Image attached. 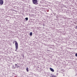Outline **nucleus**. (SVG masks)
<instances>
[{"label":"nucleus","instance_id":"3","mask_svg":"<svg viewBox=\"0 0 77 77\" xmlns=\"http://www.w3.org/2000/svg\"><path fill=\"white\" fill-rule=\"evenodd\" d=\"M3 4V0H0V5H2Z\"/></svg>","mask_w":77,"mask_h":77},{"label":"nucleus","instance_id":"5","mask_svg":"<svg viewBox=\"0 0 77 77\" xmlns=\"http://www.w3.org/2000/svg\"><path fill=\"white\" fill-rule=\"evenodd\" d=\"M26 71L27 72H29V68H28V67H27L26 68Z\"/></svg>","mask_w":77,"mask_h":77},{"label":"nucleus","instance_id":"6","mask_svg":"<svg viewBox=\"0 0 77 77\" xmlns=\"http://www.w3.org/2000/svg\"><path fill=\"white\" fill-rule=\"evenodd\" d=\"M29 35H30V36H32V32H30Z\"/></svg>","mask_w":77,"mask_h":77},{"label":"nucleus","instance_id":"10","mask_svg":"<svg viewBox=\"0 0 77 77\" xmlns=\"http://www.w3.org/2000/svg\"><path fill=\"white\" fill-rule=\"evenodd\" d=\"M52 77H55V76H54V75H53L52 76Z\"/></svg>","mask_w":77,"mask_h":77},{"label":"nucleus","instance_id":"7","mask_svg":"<svg viewBox=\"0 0 77 77\" xmlns=\"http://www.w3.org/2000/svg\"><path fill=\"white\" fill-rule=\"evenodd\" d=\"M25 20H26L27 21V20H28V17H26V18H25Z\"/></svg>","mask_w":77,"mask_h":77},{"label":"nucleus","instance_id":"8","mask_svg":"<svg viewBox=\"0 0 77 77\" xmlns=\"http://www.w3.org/2000/svg\"><path fill=\"white\" fill-rule=\"evenodd\" d=\"M17 66H18V64H15V66H16V67H17Z\"/></svg>","mask_w":77,"mask_h":77},{"label":"nucleus","instance_id":"9","mask_svg":"<svg viewBox=\"0 0 77 77\" xmlns=\"http://www.w3.org/2000/svg\"><path fill=\"white\" fill-rule=\"evenodd\" d=\"M75 56H76V57H77V53H76L75 54Z\"/></svg>","mask_w":77,"mask_h":77},{"label":"nucleus","instance_id":"12","mask_svg":"<svg viewBox=\"0 0 77 77\" xmlns=\"http://www.w3.org/2000/svg\"><path fill=\"white\" fill-rule=\"evenodd\" d=\"M45 24H43V26H44Z\"/></svg>","mask_w":77,"mask_h":77},{"label":"nucleus","instance_id":"4","mask_svg":"<svg viewBox=\"0 0 77 77\" xmlns=\"http://www.w3.org/2000/svg\"><path fill=\"white\" fill-rule=\"evenodd\" d=\"M50 71H52V72H54V70L52 68H50Z\"/></svg>","mask_w":77,"mask_h":77},{"label":"nucleus","instance_id":"11","mask_svg":"<svg viewBox=\"0 0 77 77\" xmlns=\"http://www.w3.org/2000/svg\"><path fill=\"white\" fill-rule=\"evenodd\" d=\"M45 24H43V26H44Z\"/></svg>","mask_w":77,"mask_h":77},{"label":"nucleus","instance_id":"1","mask_svg":"<svg viewBox=\"0 0 77 77\" xmlns=\"http://www.w3.org/2000/svg\"><path fill=\"white\" fill-rule=\"evenodd\" d=\"M14 42L15 43V48L16 50L15 51H17V50L18 49V43L16 41H14Z\"/></svg>","mask_w":77,"mask_h":77},{"label":"nucleus","instance_id":"2","mask_svg":"<svg viewBox=\"0 0 77 77\" xmlns=\"http://www.w3.org/2000/svg\"><path fill=\"white\" fill-rule=\"evenodd\" d=\"M32 3L34 5H38V1L37 0H32Z\"/></svg>","mask_w":77,"mask_h":77}]
</instances>
